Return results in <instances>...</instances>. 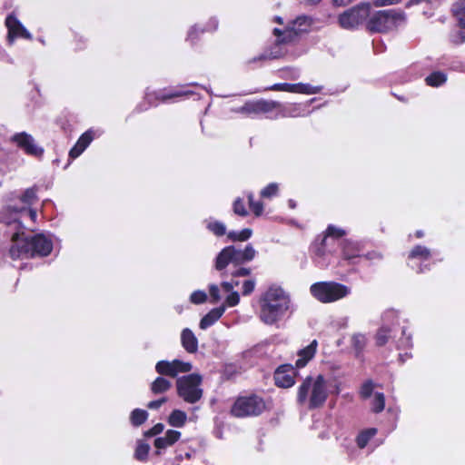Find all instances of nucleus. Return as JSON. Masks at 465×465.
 I'll return each mask as SVG.
<instances>
[{
	"label": "nucleus",
	"instance_id": "obj_1",
	"mask_svg": "<svg viewBox=\"0 0 465 465\" xmlns=\"http://www.w3.org/2000/svg\"><path fill=\"white\" fill-rule=\"evenodd\" d=\"M255 254L252 244H247L243 250L226 246L216 256L214 267L222 276L245 277L251 274V269L242 264L253 260Z\"/></svg>",
	"mask_w": 465,
	"mask_h": 465
},
{
	"label": "nucleus",
	"instance_id": "obj_2",
	"mask_svg": "<svg viewBox=\"0 0 465 465\" xmlns=\"http://www.w3.org/2000/svg\"><path fill=\"white\" fill-rule=\"evenodd\" d=\"M291 305L290 295L281 286L272 284L260 296L259 318L263 323L273 325L286 315Z\"/></svg>",
	"mask_w": 465,
	"mask_h": 465
},
{
	"label": "nucleus",
	"instance_id": "obj_3",
	"mask_svg": "<svg viewBox=\"0 0 465 465\" xmlns=\"http://www.w3.org/2000/svg\"><path fill=\"white\" fill-rule=\"evenodd\" d=\"M329 397L328 383L322 374L307 376L297 389L296 401L310 411L321 409Z\"/></svg>",
	"mask_w": 465,
	"mask_h": 465
},
{
	"label": "nucleus",
	"instance_id": "obj_4",
	"mask_svg": "<svg viewBox=\"0 0 465 465\" xmlns=\"http://www.w3.org/2000/svg\"><path fill=\"white\" fill-rule=\"evenodd\" d=\"M406 23V14L401 9H385L370 14L366 30L371 34H387L396 31Z\"/></svg>",
	"mask_w": 465,
	"mask_h": 465
},
{
	"label": "nucleus",
	"instance_id": "obj_5",
	"mask_svg": "<svg viewBox=\"0 0 465 465\" xmlns=\"http://www.w3.org/2000/svg\"><path fill=\"white\" fill-rule=\"evenodd\" d=\"M193 94V91L171 86L158 90H147L143 102L136 105L134 111L140 114L147 111L151 107H157L160 104L175 102L178 99L188 97Z\"/></svg>",
	"mask_w": 465,
	"mask_h": 465
},
{
	"label": "nucleus",
	"instance_id": "obj_6",
	"mask_svg": "<svg viewBox=\"0 0 465 465\" xmlns=\"http://www.w3.org/2000/svg\"><path fill=\"white\" fill-rule=\"evenodd\" d=\"M268 410L264 398L257 393L249 392L238 396L232 403L230 414L235 418L258 417Z\"/></svg>",
	"mask_w": 465,
	"mask_h": 465
},
{
	"label": "nucleus",
	"instance_id": "obj_7",
	"mask_svg": "<svg viewBox=\"0 0 465 465\" xmlns=\"http://www.w3.org/2000/svg\"><path fill=\"white\" fill-rule=\"evenodd\" d=\"M310 292L320 302L331 303L346 297L350 288L333 281L317 282L311 285Z\"/></svg>",
	"mask_w": 465,
	"mask_h": 465
},
{
	"label": "nucleus",
	"instance_id": "obj_8",
	"mask_svg": "<svg viewBox=\"0 0 465 465\" xmlns=\"http://www.w3.org/2000/svg\"><path fill=\"white\" fill-rule=\"evenodd\" d=\"M371 4L367 2L360 3L352 7L346 9L338 15L339 25L345 30H355L369 19Z\"/></svg>",
	"mask_w": 465,
	"mask_h": 465
},
{
	"label": "nucleus",
	"instance_id": "obj_9",
	"mask_svg": "<svg viewBox=\"0 0 465 465\" xmlns=\"http://www.w3.org/2000/svg\"><path fill=\"white\" fill-rule=\"evenodd\" d=\"M202 381V376L197 373L179 378L176 381L177 394L188 403L199 401L203 396V390L199 388Z\"/></svg>",
	"mask_w": 465,
	"mask_h": 465
},
{
	"label": "nucleus",
	"instance_id": "obj_10",
	"mask_svg": "<svg viewBox=\"0 0 465 465\" xmlns=\"http://www.w3.org/2000/svg\"><path fill=\"white\" fill-rule=\"evenodd\" d=\"M10 142L28 156L37 159L44 156L45 149L38 145L35 138L26 132L15 133L10 137Z\"/></svg>",
	"mask_w": 465,
	"mask_h": 465
},
{
	"label": "nucleus",
	"instance_id": "obj_11",
	"mask_svg": "<svg viewBox=\"0 0 465 465\" xmlns=\"http://www.w3.org/2000/svg\"><path fill=\"white\" fill-rule=\"evenodd\" d=\"M278 105L277 101L264 99L252 100L245 102L236 112L247 117H253L261 114H272L275 107Z\"/></svg>",
	"mask_w": 465,
	"mask_h": 465
},
{
	"label": "nucleus",
	"instance_id": "obj_12",
	"mask_svg": "<svg viewBox=\"0 0 465 465\" xmlns=\"http://www.w3.org/2000/svg\"><path fill=\"white\" fill-rule=\"evenodd\" d=\"M278 106L275 107L274 115L268 116L271 119L278 118H298L305 117L309 114L308 104L303 103H293L283 104L278 102Z\"/></svg>",
	"mask_w": 465,
	"mask_h": 465
},
{
	"label": "nucleus",
	"instance_id": "obj_13",
	"mask_svg": "<svg viewBox=\"0 0 465 465\" xmlns=\"http://www.w3.org/2000/svg\"><path fill=\"white\" fill-rule=\"evenodd\" d=\"M53 242L43 233L29 236V258L46 257L53 251Z\"/></svg>",
	"mask_w": 465,
	"mask_h": 465
},
{
	"label": "nucleus",
	"instance_id": "obj_14",
	"mask_svg": "<svg viewBox=\"0 0 465 465\" xmlns=\"http://www.w3.org/2000/svg\"><path fill=\"white\" fill-rule=\"evenodd\" d=\"M8 254L12 260L29 258V236L24 232H15L11 236Z\"/></svg>",
	"mask_w": 465,
	"mask_h": 465
},
{
	"label": "nucleus",
	"instance_id": "obj_15",
	"mask_svg": "<svg viewBox=\"0 0 465 465\" xmlns=\"http://www.w3.org/2000/svg\"><path fill=\"white\" fill-rule=\"evenodd\" d=\"M193 366L190 362H184L180 360L159 361L155 365V371L162 376L175 378L179 373L189 372Z\"/></svg>",
	"mask_w": 465,
	"mask_h": 465
},
{
	"label": "nucleus",
	"instance_id": "obj_16",
	"mask_svg": "<svg viewBox=\"0 0 465 465\" xmlns=\"http://www.w3.org/2000/svg\"><path fill=\"white\" fill-rule=\"evenodd\" d=\"M293 365L285 363L278 366L273 373L274 384L278 388L288 389L295 384L298 371Z\"/></svg>",
	"mask_w": 465,
	"mask_h": 465
},
{
	"label": "nucleus",
	"instance_id": "obj_17",
	"mask_svg": "<svg viewBox=\"0 0 465 465\" xmlns=\"http://www.w3.org/2000/svg\"><path fill=\"white\" fill-rule=\"evenodd\" d=\"M291 42V37L279 38L270 45L262 54L254 56L247 61L248 64H252L258 62H265L268 60L280 59L285 55V50L282 48V45Z\"/></svg>",
	"mask_w": 465,
	"mask_h": 465
},
{
	"label": "nucleus",
	"instance_id": "obj_18",
	"mask_svg": "<svg viewBox=\"0 0 465 465\" xmlns=\"http://www.w3.org/2000/svg\"><path fill=\"white\" fill-rule=\"evenodd\" d=\"M5 25L7 28V38L13 42L15 38L32 40L33 36L28 30L22 25L15 14L6 16Z\"/></svg>",
	"mask_w": 465,
	"mask_h": 465
},
{
	"label": "nucleus",
	"instance_id": "obj_19",
	"mask_svg": "<svg viewBox=\"0 0 465 465\" xmlns=\"http://www.w3.org/2000/svg\"><path fill=\"white\" fill-rule=\"evenodd\" d=\"M94 137L95 133L92 129H88L84 134H82L76 141L75 144L69 151V157L71 159H75L80 156L89 146Z\"/></svg>",
	"mask_w": 465,
	"mask_h": 465
},
{
	"label": "nucleus",
	"instance_id": "obj_20",
	"mask_svg": "<svg viewBox=\"0 0 465 465\" xmlns=\"http://www.w3.org/2000/svg\"><path fill=\"white\" fill-rule=\"evenodd\" d=\"M181 438V432L175 430H168L164 437H158L154 440L153 445L156 448L155 454L161 455L160 450L173 446Z\"/></svg>",
	"mask_w": 465,
	"mask_h": 465
},
{
	"label": "nucleus",
	"instance_id": "obj_21",
	"mask_svg": "<svg viewBox=\"0 0 465 465\" xmlns=\"http://www.w3.org/2000/svg\"><path fill=\"white\" fill-rule=\"evenodd\" d=\"M318 347V341L313 340L308 346L298 351V360L295 362L297 369L303 368L315 355Z\"/></svg>",
	"mask_w": 465,
	"mask_h": 465
},
{
	"label": "nucleus",
	"instance_id": "obj_22",
	"mask_svg": "<svg viewBox=\"0 0 465 465\" xmlns=\"http://www.w3.org/2000/svg\"><path fill=\"white\" fill-rule=\"evenodd\" d=\"M342 259L348 262H352L355 258L361 256V246L358 242L344 240L341 243Z\"/></svg>",
	"mask_w": 465,
	"mask_h": 465
},
{
	"label": "nucleus",
	"instance_id": "obj_23",
	"mask_svg": "<svg viewBox=\"0 0 465 465\" xmlns=\"http://www.w3.org/2000/svg\"><path fill=\"white\" fill-rule=\"evenodd\" d=\"M225 305L212 309L200 321L199 326L202 330H205L214 324L224 313Z\"/></svg>",
	"mask_w": 465,
	"mask_h": 465
},
{
	"label": "nucleus",
	"instance_id": "obj_24",
	"mask_svg": "<svg viewBox=\"0 0 465 465\" xmlns=\"http://www.w3.org/2000/svg\"><path fill=\"white\" fill-rule=\"evenodd\" d=\"M181 341L184 350L189 353H194L198 350V340L190 329H184L181 334Z\"/></svg>",
	"mask_w": 465,
	"mask_h": 465
},
{
	"label": "nucleus",
	"instance_id": "obj_25",
	"mask_svg": "<svg viewBox=\"0 0 465 465\" xmlns=\"http://www.w3.org/2000/svg\"><path fill=\"white\" fill-rule=\"evenodd\" d=\"M311 252L318 257L324 258L331 252L328 250V239L323 235H319L311 245Z\"/></svg>",
	"mask_w": 465,
	"mask_h": 465
},
{
	"label": "nucleus",
	"instance_id": "obj_26",
	"mask_svg": "<svg viewBox=\"0 0 465 465\" xmlns=\"http://www.w3.org/2000/svg\"><path fill=\"white\" fill-rule=\"evenodd\" d=\"M431 257L430 250L423 245H415L408 254V260H419L420 262L429 261Z\"/></svg>",
	"mask_w": 465,
	"mask_h": 465
},
{
	"label": "nucleus",
	"instance_id": "obj_27",
	"mask_svg": "<svg viewBox=\"0 0 465 465\" xmlns=\"http://www.w3.org/2000/svg\"><path fill=\"white\" fill-rule=\"evenodd\" d=\"M322 90L320 86H312L309 84L298 83L290 84L289 93L315 94H319Z\"/></svg>",
	"mask_w": 465,
	"mask_h": 465
},
{
	"label": "nucleus",
	"instance_id": "obj_28",
	"mask_svg": "<svg viewBox=\"0 0 465 465\" xmlns=\"http://www.w3.org/2000/svg\"><path fill=\"white\" fill-rule=\"evenodd\" d=\"M366 344L367 339L365 335L358 333L352 336L351 345L355 352V357L357 359H361L363 357V351L365 350Z\"/></svg>",
	"mask_w": 465,
	"mask_h": 465
},
{
	"label": "nucleus",
	"instance_id": "obj_29",
	"mask_svg": "<svg viewBox=\"0 0 465 465\" xmlns=\"http://www.w3.org/2000/svg\"><path fill=\"white\" fill-rule=\"evenodd\" d=\"M172 387V383L167 379L159 376L151 383V391L157 395L168 391Z\"/></svg>",
	"mask_w": 465,
	"mask_h": 465
},
{
	"label": "nucleus",
	"instance_id": "obj_30",
	"mask_svg": "<svg viewBox=\"0 0 465 465\" xmlns=\"http://www.w3.org/2000/svg\"><path fill=\"white\" fill-rule=\"evenodd\" d=\"M446 81L447 75L441 71L432 72L425 78L426 84L431 87H439L442 85Z\"/></svg>",
	"mask_w": 465,
	"mask_h": 465
},
{
	"label": "nucleus",
	"instance_id": "obj_31",
	"mask_svg": "<svg viewBox=\"0 0 465 465\" xmlns=\"http://www.w3.org/2000/svg\"><path fill=\"white\" fill-rule=\"evenodd\" d=\"M186 413L180 410H173L168 417V423L176 428L183 427L186 422Z\"/></svg>",
	"mask_w": 465,
	"mask_h": 465
},
{
	"label": "nucleus",
	"instance_id": "obj_32",
	"mask_svg": "<svg viewBox=\"0 0 465 465\" xmlns=\"http://www.w3.org/2000/svg\"><path fill=\"white\" fill-rule=\"evenodd\" d=\"M376 433H377V429H375V428H371V429H367V430L361 431L358 434V436L356 437L357 446L360 449L365 448L368 445L372 437H374L376 435Z\"/></svg>",
	"mask_w": 465,
	"mask_h": 465
},
{
	"label": "nucleus",
	"instance_id": "obj_33",
	"mask_svg": "<svg viewBox=\"0 0 465 465\" xmlns=\"http://www.w3.org/2000/svg\"><path fill=\"white\" fill-rule=\"evenodd\" d=\"M38 187L34 185L33 187L27 188L24 193L19 197V200L27 206H31L35 203L37 198Z\"/></svg>",
	"mask_w": 465,
	"mask_h": 465
},
{
	"label": "nucleus",
	"instance_id": "obj_34",
	"mask_svg": "<svg viewBox=\"0 0 465 465\" xmlns=\"http://www.w3.org/2000/svg\"><path fill=\"white\" fill-rule=\"evenodd\" d=\"M148 412L142 409H134L130 415V421L133 426L139 427L148 419Z\"/></svg>",
	"mask_w": 465,
	"mask_h": 465
},
{
	"label": "nucleus",
	"instance_id": "obj_35",
	"mask_svg": "<svg viewBox=\"0 0 465 465\" xmlns=\"http://www.w3.org/2000/svg\"><path fill=\"white\" fill-rule=\"evenodd\" d=\"M391 328L388 326L381 327L375 335V342L379 347L384 346L391 337Z\"/></svg>",
	"mask_w": 465,
	"mask_h": 465
},
{
	"label": "nucleus",
	"instance_id": "obj_36",
	"mask_svg": "<svg viewBox=\"0 0 465 465\" xmlns=\"http://www.w3.org/2000/svg\"><path fill=\"white\" fill-rule=\"evenodd\" d=\"M252 234L250 228H244L240 232L231 231L227 233V237L232 242H244L247 241Z\"/></svg>",
	"mask_w": 465,
	"mask_h": 465
},
{
	"label": "nucleus",
	"instance_id": "obj_37",
	"mask_svg": "<svg viewBox=\"0 0 465 465\" xmlns=\"http://www.w3.org/2000/svg\"><path fill=\"white\" fill-rule=\"evenodd\" d=\"M346 234L345 230L336 227L333 224H329L323 232V236L331 239H341Z\"/></svg>",
	"mask_w": 465,
	"mask_h": 465
},
{
	"label": "nucleus",
	"instance_id": "obj_38",
	"mask_svg": "<svg viewBox=\"0 0 465 465\" xmlns=\"http://www.w3.org/2000/svg\"><path fill=\"white\" fill-rule=\"evenodd\" d=\"M385 408V396L382 392H375L371 401V411L374 413L381 412Z\"/></svg>",
	"mask_w": 465,
	"mask_h": 465
},
{
	"label": "nucleus",
	"instance_id": "obj_39",
	"mask_svg": "<svg viewBox=\"0 0 465 465\" xmlns=\"http://www.w3.org/2000/svg\"><path fill=\"white\" fill-rule=\"evenodd\" d=\"M206 228L215 236H223L226 233L225 225L219 221H211L207 223Z\"/></svg>",
	"mask_w": 465,
	"mask_h": 465
},
{
	"label": "nucleus",
	"instance_id": "obj_40",
	"mask_svg": "<svg viewBox=\"0 0 465 465\" xmlns=\"http://www.w3.org/2000/svg\"><path fill=\"white\" fill-rule=\"evenodd\" d=\"M149 451L150 446L148 443L139 442L134 451V458L139 461H145Z\"/></svg>",
	"mask_w": 465,
	"mask_h": 465
},
{
	"label": "nucleus",
	"instance_id": "obj_41",
	"mask_svg": "<svg viewBox=\"0 0 465 465\" xmlns=\"http://www.w3.org/2000/svg\"><path fill=\"white\" fill-rule=\"evenodd\" d=\"M248 203L251 211L255 216H261L263 213V203L261 201H255L252 193L248 194Z\"/></svg>",
	"mask_w": 465,
	"mask_h": 465
},
{
	"label": "nucleus",
	"instance_id": "obj_42",
	"mask_svg": "<svg viewBox=\"0 0 465 465\" xmlns=\"http://www.w3.org/2000/svg\"><path fill=\"white\" fill-rule=\"evenodd\" d=\"M279 191L278 184L276 183H271L268 185H266L262 191H261V197L262 198H267L270 199L273 196H276Z\"/></svg>",
	"mask_w": 465,
	"mask_h": 465
},
{
	"label": "nucleus",
	"instance_id": "obj_43",
	"mask_svg": "<svg viewBox=\"0 0 465 465\" xmlns=\"http://www.w3.org/2000/svg\"><path fill=\"white\" fill-rule=\"evenodd\" d=\"M232 209L233 213L239 216L245 217L248 215V211L245 207L244 201L240 197L234 200Z\"/></svg>",
	"mask_w": 465,
	"mask_h": 465
},
{
	"label": "nucleus",
	"instance_id": "obj_44",
	"mask_svg": "<svg viewBox=\"0 0 465 465\" xmlns=\"http://www.w3.org/2000/svg\"><path fill=\"white\" fill-rule=\"evenodd\" d=\"M374 384L371 380H368L362 383L360 389V396L361 398L366 400L370 398L373 392Z\"/></svg>",
	"mask_w": 465,
	"mask_h": 465
},
{
	"label": "nucleus",
	"instance_id": "obj_45",
	"mask_svg": "<svg viewBox=\"0 0 465 465\" xmlns=\"http://www.w3.org/2000/svg\"><path fill=\"white\" fill-rule=\"evenodd\" d=\"M454 16L461 29H465V4L459 5L454 9Z\"/></svg>",
	"mask_w": 465,
	"mask_h": 465
},
{
	"label": "nucleus",
	"instance_id": "obj_46",
	"mask_svg": "<svg viewBox=\"0 0 465 465\" xmlns=\"http://www.w3.org/2000/svg\"><path fill=\"white\" fill-rule=\"evenodd\" d=\"M207 295L203 291H195L191 294L190 301L194 304H201L205 302Z\"/></svg>",
	"mask_w": 465,
	"mask_h": 465
},
{
	"label": "nucleus",
	"instance_id": "obj_47",
	"mask_svg": "<svg viewBox=\"0 0 465 465\" xmlns=\"http://www.w3.org/2000/svg\"><path fill=\"white\" fill-rule=\"evenodd\" d=\"M240 302V295L237 292H232L226 298L224 304L226 307H234Z\"/></svg>",
	"mask_w": 465,
	"mask_h": 465
},
{
	"label": "nucleus",
	"instance_id": "obj_48",
	"mask_svg": "<svg viewBox=\"0 0 465 465\" xmlns=\"http://www.w3.org/2000/svg\"><path fill=\"white\" fill-rule=\"evenodd\" d=\"M255 289V281L252 279L245 280L242 282V294L243 296H248L253 292Z\"/></svg>",
	"mask_w": 465,
	"mask_h": 465
},
{
	"label": "nucleus",
	"instance_id": "obj_49",
	"mask_svg": "<svg viewBox=\"0 0 465 465\" xmlns=\"http://www.w3.org/2000/svg\"><path fill=\"white\" fill-rule=\"evenodd\" d=\"M209 294L212 303H217L221 300L220 290L215 284L210 285Z\"/></svg>",
	"mask_w": 465,
	"mask_h": 465
},
{
	"label": "nucleus",
	"instance_id": "obj_50",
	"mask_svg": "<svg viewBox=\"0 0 465 465\" xmlns=\"http://www.w3.org/2000/svg\"><path fill=\"white\" fill-rule=\"evenodd\" d=\"M164 429V425L163 423H157L153 426L151 429L144 432V436L147 438L156 436L163 432Z\"/></svg>",
	"mask_w": 465,
	"mask_h": 465
},
{
	"label": "nucleus",
	"instance_id": "obj_51",
	"mask_svg": "<svg viewBox=\"0 0 465 465\" xmlns=\"http://www.w3.org/2000/svg\"><path fill=\"white\" fill-rule=\"evenodd\" d=\"M289 87H290L289 83H279V84H274L271 85L270 87H267L266 90L289 93Z\"/></svg>",
	"mask_w": 465,
	"mask_h": 465
},
{
	"label": "nucleus",
	"instance_id": "obj_52",
	"mask_svg": "<svg viewBox=\"0 0 465 465\" xmlns=\"http://www.w3.org/2000/svg\"><path fill=\"white\" fill-rule=\"evenodd\" d=\"M465 42V29L457 32L452 37V43L455 45H461Z\"/></svg>",
	"mask_w": 465,
	"mask_h": 465
},
{
	"label": "nucleus",
	"instance_id": "obj_53",
	"mask_svg": "<svg viewBox=\"0 0 465 465\" xmlns=\"http://www.w3.org/2000/svg\"><path fill=\"white\" fill-rule=\"evenodd\" d=\"M166 401H167V398L166 397H163L161 399H158V400L152 401L148 402L147 408L151 409V410H156V409H159Z\"/></svg>",
	"mask_w": 465,
	"mask_h": 465
},
{
	"label": "nucleus",
	"instance_id": "obj_54",
	"mask_svg": "<svg viewBox=\"0 0 465 465\" xmlns=\"http://www.w3.org/2000/svg\"><path fill=\"white\" fill-rule=\"evenodd\" d=\"M364 258L366 260L374 262V261H381L383 256H382V254L381 252H376V251H372V252H367L364 255Z\"/></svg>",
	"mask_w": 465,
	"mask_h": 465
},
{
	"label": "nucleus",
	"instance_id": "obj_55",
	"mask_svg": "<svg viewBox=\"0 0 465 465\" xmlns=\"http://www.w3.org/2000/svg\"><path fill=\"white\" fill-rule=\"evenodd\" d=\"M401 1V0H373L372 4L374 6L380 7V6L396 5V4L400 3Z\"/></svg>",
	"mask_w": 465,
	"mask_h": 465
},
{
	"label": "nucleus",
	"instance_id": "obj_56",
	"mask_svg": "<svg viewBox=\"0 0 465 465\" xmlns=\"http://www.w3.org/2000/svg\"><path fill=\"white\" fill-rule=\"evenodd\" d=\"M272 34L276 36V40H279V38H283V37H287V38L291 37V39L292 38V32L285 34L282 30L279 29V28H274L272 31Z\"/></svg>",
	"mask_w": 465,
	"mask_h": 465
},
{
	"label": "nucleus",
	"instance_id": "obj_57",
	"mask_svg": "<svg viewBox=\"0 0 465 465\" xmlns=\"http://www.w3.org/2000/svg\"><path fill=\"white\" fill-rule=\"evenodd\" d=\"M198 38V32L196 28H192L187 36V40L190 41L192 44H194L195 40Z\"/></svg>",
	"mask_w": 465,
	"mask_h": 465
},
{
	"label": "nucleus",
	"instance_id": "obj_58",
	"mask_svg": "<svg viewBox=\"0 0 465 465\" xmlns=\"http://www.w3.org/2000/svg\"><path fill=\"white\" fill-rule=\"evenodd\" d=\"M221 286L223 288V290L226 292H233V288H232V282H223L221 283Z\"/></svg>",
	"mask_w": 465,
	"mask_h": 465
},
{
	"label": "nucleus",
	"instance_id": "obj_59",
	"mask_svg": "<svg viewBox=\"0 0 465 465\" xmlns=\"http://www.w3.org/2000/svg\"><path fill=\"white\" fill-rule=\"evenodd\" d=\"M352 0H332L334 5H349Z\"/></svg>",
	"mask_w": 465,
	"mask_h": 465
},
{
	"label": "nucleus",
	"instance_id": "obj_60",
	"mask_svg": "<svg viewBox=\"0 0 465 465\" xmlns=\"http://www.w3.org/2000/svg\"><path fill=\"white\" fill-rule=\"evenodd\" d=\"M414 235H415L416 238L420 239V238H422L424 236V232L421 230H417L414 232Z\"/></svg>",
	"mask_w": 465,
	"mask_h": 465
},
{
	"label": "nucleus",
	"instance_id": "obj_61",
	"mask_svg": "<svg viewBox=\"0 0 465 465\" xmlns=\"http://www.w3.org/2000/svg\"><path fill=\"white\" fill-rule=\"evenodd\" d=\"M236 277H232V280L230 282L232 283V288H234L235 286H238L240 284V282L238 280H235Z\"/></svg>",
	"mask_w": 465,
	"mask_h": 465
},
{
	"label": "nucleus",
	"instance_id": "obj_62",
	"mask_svg": "<svg viewBox=\"0 0 465 465\" xmlns=\"http://www.w3.org/2000/svg\"><path fill=\"white\" fill-rule=\"evenodd\" d=\"M429 269H430V268H429L428 266H424V268H423L421 265H420V266H419V269H418V271H417V272H418V273H422V272H425V270H429Z\"/></svg>",
	"mask_w": 465,
	"mask_h": 465
},
{
	"label": "nucleus",
	"instance_id": "obj_63",
	"mask_svg": "<svg viewBox=\"0 0 465 465\" xmlns=\"http://www.w3.org/2000/svg\"><path fill=\"white\" fill-rule=\"evenodd\" d=\"M289 206L293 209L296 207V203L293 200H289Z\"/></svg>",
	"mask_w": 465,
	"mask_h": 465
},
{
	"label": "nucleus",
	"instance_id": "obj_64",
	"mask_svg": "<svg viewBox=\"0 0 465 465\" xmlns=\"http://www.w3.org/2000/svg\"><path fill=\"white\" fill-rule=\"evenodd\" d=\"M274 20H275V22H277L278 24H281V25L283 23L282 18L280 16H276Z\"/></svg>",
	"mask_w": 465,
	"mask_h": 465
}]
</instances>
